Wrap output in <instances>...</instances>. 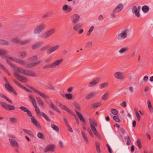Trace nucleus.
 I'll return each mask as SVG.
<instances>
[{"mask_svg": "<svg viewBox=\"0 0 153 153\" xmlns=\"http://www.w3.org/2000/svg\"><path fill=\"white\" fill-rule=\"evenodd\" d=\"M15 71L14 73V76L18 80L24 83H26L28 81L27 78L26 77L20 75L18 73V72L26 76L32 77H36L37 76L36 74L34 71L30 70L24 69L22 68L17 67L15 69Z\"/></svg>", "mask_w": 153, "mask_h": 153, "instance_id": "1", "label": "nucleus"}, {"mask_svg": "<svg viewBox=\"0 0 153 153\" xmlns=\"http://www.w3.org/2000/svg\"><path fill=\"white\" fill-rule=\"evenodd\" d=\"M129 31L128 28H126L124 29L121 33L119 34L117 37L118 40H123L126 38L128 36V33Z\"/></svg>", "mask_w": 153, "mask_h": 153, "instance_id": "2", "label": "nucleus"}, {"mask_svg": "<svg viewBox=\"0 0 153 153\" xmlns=\"http://www.w3.org/2000/svg\"><path fill=\"white\" fill-rule=\"evenodd\" d=\"M29 98L30 100L31 101L33 106L35 108V110L36 113L38 115L40 114V113L41 112H40L39 108L37 106L36 103L34 98L33 97V96L32 94H30L29 96Z\"/></svg>", "mask_w": 153, "mask_h": 153, "instance_id": "3", "label": "nucleus"}, {"mask_svg": "<svg viewBox=\"0 0 153 153\" xmlns=\"http://www.w3.org/2000/svg\"><path fill=\"white\" fill-rule=\"evenodd\" d=\"M63 61L62 59H60L56 61L53 62L52 64L50 65H47L43 67V68H46L47 69L49 68H55L56 66L59 65Z\"/></svg>", "mask_w": 153, "mask_h": 153, "instance_id": "4", "label": "nucleus"}, {"mask_svg": "<svg viewBox=\"0 0 153 153\" xmlns=\"http://www.w3.org/2000/svg\"><path fill=\"white\" fill-rule=\"evenodd\" d=\"M55 146L53 144H50L46 146L44 149L43 152L45 153H47L48 152L52 153L55 151Z\"/></svg>", "mask_w": 153, "mask_h": 153, "instance_id": "5", "label": "nucleus"}, {"mask_svg": "<svg viewBox=\"0 0 153 153\" xmlns=\"http://www.w3.org/2000/svg\"><path fill=\"white\" fill-rule=\"evenodd\" d=\"M0 104L2 107L7 110H13L15 109V107L14 106L7 104L4 102L0 101Z\"/></svg>", "mask_w": 153, "mask_h": 153, "instance_id": "6", "label": "nucleus"}, {"mask_svg": "<svg viewBox=\"0 0 153 153\" xmlns=\"http://www.w3.org/2000/svg\"><path fill=\"white\" fill-rule=\"evenodd\" d=\"M29 87L36 94L39 95L44 99H48L49 97L45 95L44 93L40 91L38 89H36L31 86H29Z\"/></svg>", "mask_w": 153, "mask_h": 153, "instance_id": "7", "label": "nucleus"}, {"mask_svg": "<svg viewBox=\"0 0 153 153\" xmlns=\"http://www.w3.org/2000/svg\"><path fill=\"white\" fill-rule=\"evenodd\" d=\"M45 25L43 24H41L37 26L34 30V33L35 34L39 33L44 29Z\"/></svg>", "mask_w": 153, "mask_h": 153, "instance_id": "8", "label": "nucleus"}, {"mask_svg": "<svg viewBox=\"0 0 153 153\" xmlns=\"http://www.w3.org/2000/svg\"><path fill=\"white\" fill-rule=\"evenodd\" d=\"M114 76L118 79L123 80L125 79V76L123 73L121 72H117L114 74Z\"/></svg>", "mask_w": 153, "mask_h": 153, "instance_id": "9", "label": "nucleus"}, {"mask_svg": "<svg viewBox=\"0 0 153 153\" xmlns=\"http://www.w3.org/2000/svg\"><path fill=\"white\" fill-rule=\"evenodd\" d=\"M76 114L79 118L80 120L83 123V128L84 130H86V128L84 126V124H85L86 123V121L83 117V115L77 110H75Z\"/></svg>", "mask_w": 153, "mask_h": 153, "instance_id": "10", "label": "nucleus"}, {"mask_svg": "<svg viewBox=\"0 0 153 153\" xmlns=\"http://www.w3.org/2000/svg\"><path fill=\"white\" fill-rule=\"evenodd\" d=\"M101 78L97 77L92 80L88 84L89 87H92L98 83L101 80Z\"/></svg>", "mask_w": 153, "mask_h": 153, "instance_id": "11", "label": "nucleus"}, {"mask_svg": "<svg viewBox=\"0 0 153 153\" xmlns=\"http://www.w3.org/2000/svg\"><path fill=\"white\" fill-rule=\"evenodd\" d=\"M59 45H56L52 47L47 50V54L48 55L51 54L56 50H58L59 48Z\"/></svg>", "mask_w": 153, "mask_h": 153, "instance_id": "12", "label": "nucleus"}, {"mask_svg": "<svg viewBox=\"0 0 153 153\" xmlns=\"http://www.w3.org/2000/svg\"><path fill=\"white\" fill-rule=\"evenodd\" d=\"M9 140L11 146L16 148L19 147V144L15 140L13 139L10 138Z\"/></svg>", "mask_w": 153, "mask_h": 153, "instance_id": "13", "label": "nucleus"}, {"mask_svg": "<svg viewBox=\"0 0 153 153\" xmlns=\"http://www.w3.org/2000/svg\"><path fill=\"white\" fill-rule=\"evenodd\" d=\"M80 18L79 16L76 14L73 15L71 18L72 22L74 23H76L78 22Z\"/></svg>", "mask_w": 153, "mask_h": 153, "instance_id": "14", "label": "nucleus"}, {"mask_svg": "<svg viewBox=\"0 0 153 153\" xmlns=\"http://www.w3.org/2000/svg\"><path fill=\"white\" fill-rule=\"evenodd\" d=\"M32 123L38 128H41V126L39 123L37 122L36 120L34 117H32L30 119Z\"/></svg>", "mask_w": 153, "mask_h": 153, "instance_id": "15", "label": "nucleus"}, {"mask_svg": "<svg viewBox=\"0 0 153 153\" xmlns=\"http://www.w3.org/2000/svg\"><path fill=\"white\" fill-rule=\"evenodd\" d=\"M41 62V61H38L35 62L30 63L27 64H26L25 67L26 68H29L33 67L34 66L38 64H39Z\"/></svg>", "mask_w": 153, "mask_h": 153, "instance_id": "16", "label": "nucleus"}, {"mask_svg": "<svg viewBox=\"0 0 153 153\" xmlns=\"http://www.w3.org/2000/svg\"><path fill=\"white\" fill-rule=\"evenodd\" d=\"M123 4H120L118 5L113 10V13H117L121 11L123 9Z\"/></svg>", "mask_w": 153, "mask_h": 153, "instance_id": "17", "label": "nucleus"}, {"mask_svg": "<svg viewBox=\"0 0 153 153\" xmlns=\"http://www.w3.org/2000/svg\"><path fill=\"white\" fill-rule=\"evenodd\" d=\"M132 12L133 13H134L135 15L137 17H139L140 16V13L139 11L138 10L137 7L134 6L133 7L132 9Z\"/></svg>", "mask_w": 153, "mask_h": 153, "instance_id": "18", "label": "nucleus"}, {"mask_svg": "<svg viewBox=\"0 0 153 153\" xmlns=\"http://www.w3.org/2000/svg\"><path fill=\"white\" fill-rule=\"evenodd\" d=\"M43 42H39L33 45L32 48L33 49H35L39 48L43 45Z\"/></svg>", "mask_w": 153, "mask_h": 153, "instance_id": "19", "label": "nucleus"}, {"mask_svg": "<svg viewBox=\"0 0 153 153\" xmlns=\"http://www.w3.org/2000/svg\"><path fill=\"white\" fill-rule=\"evenodd\" d=\"M96 94V92L94 91H91L88 94L86 97L87 100H89L92 98Z\"/></svg>", "mask_w": 153, "mask_h": 153, "instance_id": "20", "label": "nucleus"}, {"mask_svg": "<svg viewBox=\"0 0 153 153\" xmlns=\"http://www.w3.org/2000/svg\"><path fill=\"white\" fill-rule=\"evenodd\" d=\"M91 129L94 134L97 137H99L100 135H99L98 132H97L95 127L94 125H92L90 126Z\"/></svg>", "mask_w": 153, "mask_h": 153, "instance_id": "21", "label": "nucleus"}, {"mask_svg": "<svg viewBox=\"0 0 153 153\" xmlns=\"http://www.w3.org/2000/svg\"><path fill=\"white\" fill-rule=\"evenodd\" d=\"M27 55V53L25 52H21L18 53V56L20 58H23L25 57Z\"/></svg>", "mask_w": 153, "mask_h": 153, "instance_id": "22", "label": "nucleus"}, {"mask_svg": "<svg viewBox=\"0 0 153 153\" xmlns=\"http://www.w3.org/2000/svg\"><path fill=\"white\" fill-rule=\"evenodd\" d=\"M63 109L67 111L68 112L70 113L73 116H75L76 114L75 113L66 106H65Z\"/></svg>", "mask_w": 153, "mask_h": 153, "instance_id": "23", "label": "nucleus"}, {"mask_svg": "<svg viewBox=\"0 0 153 153\" xmlns=\"http://www.w3.org/2000/svg\"><path fill=\"white\" fill-rule=\"evenodd\" d=\"M51 127L52 129L56 132H58L59 131V129L58 126L55 125L51 123Z\"/></svg>", "mask_w": 153, "mask_h": 153, "instance_id": "24", "label": "nucleus"}, {"mask_svg": "<svg viewBox=\"0 0 153 153\" xmlns=\"http://www.w3.org/2000/svg\"><path fill=\"white\" fill-rule=\"evenodd\" d=\"M4 85L6 89L9 91H11L13 90V88L9 83L5 84Z\"/></svg>", "mask_w": 153, "mask_h": 153, "instance_id": "25", "label": "nucleus"}, {"mask_svg": "<svg viewBox=\"0 0 153 153\" xmlns=\"http://www.w3.org/2000/svg\"><path fill=\"white\" fill-rule=\"evenodd\" d=\"M55 32V30L54 29H52L47 31L45 32L47 33L48 36L49 37L52 35Z\"/></svg>", "mask_w": 153, "mask_h": 153, "instance_id": "26", "label": "nucleus"}, {"mask_svg": "<svg viewBox=\"0 0 153 153\" xmlns=\"http://www.w3.org/2000/svg\"><path fill=\"white\" fill-rule=\"evenodd\" d=\"M0 97L6 99L8 102L10 104H13V102L12 101L10 100L8 97H6L3 94H0Z\"/></svg>", "mask_w": 153, "mask_h": 153, "instance_id": "27", "label": "nucleus"}, {"mask_svg": "<svg viewBox=\"0 0 153 153\" xmlns=\"http://www.w3.org/2000/svg\"><path fill=\"white\" fill-rule=\"evenodd\" d=\"M82 27V25L79 24H76L73 27V30L75 31H76Z\"/></svg>", "mask_w": 153, "mask_h": 153, "instance_id": "28", "label": "nucleus"}, {"mask_svg": "<svg viewBox=\"0 0 153 153\" xmlns=\"http://www.w3.org/2000/svg\"><path fill=\"white\" fill-rule=\"evenodd\" d=\"M16 62L23 66H25L26 65V62L24 61L19 59H18L16 60Z\"/></svg>", "mask_w": 153, "mask_h": 153, "instance_id": "29", "label": "nucleus"}, {"mask_svg": "<svg viewBox=\"0 0 153 153\" xmlns=\"http://www.w3.org/2000/svg\"><path fill=\"white\" fill-rule=\"evenodd\" d=\"M36 99L39 105L42 106H44V103L43 101L39 97H36Z\"/></svg>", "mask_w": 153, "mask_h": 153, "instance_id": "30", "label": "nucleus"}, {"mask_svg": "<svg viewBox=\"0 0 153 153\" xmlns=\"http://www.w3.org/2000/svg\"><path fill=\"white\" fill-rule=\"evenodd\" d=\"M10 122L13 124H15L18 122V120L17 118L15 117H11L9 118Z\"/></svg>", "mask_w": 153, "mask_h": 153, "instance_id": "31", "label": "nucleus"}, {"mask_svg": "<svg viewBox=\"0 0 153 153\" xmlns=\"http://www.w3.org/2000/svg\"><path fill=\"white\" fill-rule=\"evenodd\" d=\"M31 41L30 39H28L25 41H20V43L22 45H26L29 43Z\"/></svg>", "mask_w": 153, "mask_h": 153, "instance_id": "32", "label": "nucleus"}, {"mask_svg": "<svg viewBox=\"0 0 153 153\" xmlns=\"http://www.w3.org/2000/svg\"><path fill=\"white\" fill-rule=\"evenodd\" d=\"M128 50V48L127 47L123 48H121L119 51V53H124L126 52Z\"/></svg>", "mask_w": 153, "mask_h": 153, "instance_id": "33", "label": "nucleus"}, {"mask_svg": "<svg viewBox=\"0 0 153 153\" xmlns=\"http://www.w3.org/2000/svg\"><path fill=\"white\" fill-rule=\"evenodd\" d=\"M101 105V102H97L91 106L92 108H95L98 107H100Z\"/></svg>", "mask_w": 153, "mask_h": 153, "instance_id": "34", "label": "nucleus"}, {"mask_svg": "<svg viewBox=\"0 0 153 153\" xmlns=\"http://www.w3.org/2000/svg\"><path fill=\"white\" fill-rule=\"evenodd\" d=\"M40 115L42 116L47 121H50V119L43 112H42L40 113Z\"/></svg>", "mask_w": 153, "mask_h": 153, "instance_id": "35", "label": "nucleus"}, {"mask_svg": "<svg viewBox=\"0 0 153 153\" xmlns=\"http://www.w3.org/2000/svg\"><path fill=\"white\" fill-rule=\"evenodd\" d=\"M8 53L7 50L0 49V56L7 54Z\"/></svg>", "mask_w": 153, "mask_h": 153, "instance_id": "36", "label": "nucleus"}, {"mask_svg": "<svg viewBox=\"0 0 153 153\" xmlns=\"http://www.w3.org/2000/svg\"><path fill=\"white\" fill-rule=\"evenodd\" d=\"M20 41L19 39L18 38H13L11 40V42L15 43H20Z\"/></svg>", "mask_w": 153, "mask_h": 153, "instance_id": "37", "label": "nucleus"}, {"mask_svg": "<svg viewBox=\"0 0 153 153\" xmlns=\"http://www.w3.org/2000/svg\"><path fill=\"white\" fill-rule=\"evenodd\" d=\"M149 10V7L146 5H144L142 7V10L144 13L147 12Z\"/></svg>", "mask_w": 153, "mask_h": 153, "instance_id": "38", "label": "nucleus"}, {"mask_svg": "<svg viewBox=\"0 0 153 153\" xmlns=\"http://www.w3.org/2000/svg\"><path fill=\"white\" fill-rule=\"evenodd\" d=\"M109 95V93L108 92L105 93L104 94L102 97V99L104 101L106 100L108 97Z\"/></svg>", "mask_w": 153, "mask_h": 153, "instance_id": "39", "label": "nucleus"}, {"mask_svg": "<svg viewBox=\"0 0 153 153\" xmlns=\"http://www.w3.org/2000/svg\"><path fill=\"white\" fill-rule=\"evenodd\" d=\"M49 105L55 111L58 112L59 113H60V112L59 111L57 108L55 107L52 103H51L49 104Z\"/></svg>", "mask_w": 153, "mask_h": 153, "instance_id": "40", "label": "nucleus"}, {"mask_svg": "<svg viewBox=\"0 0 153 153\" xmlns=\"http://www.w3.org/2000/svg\"><path fill=\"white\" fill-rule=\"evenodd\" d=\"M89 121L90 126L92 125L95 126H97V123L95 122L91 118L89 119Z\"/></svg>", "mask_w": 153, "mask_h": 153, "instance_id": "41", "label": "nucleus"}, {"mask_svg": "<svg viewBox=\"0 0 153 153\" xmlns=\"http://www.w3.org/2000/svg\"><path fill=\"white\" fill-rule=\"evenodd\" d=\"M0 44L3 45H9V42L6 40L0 39Z\"/></svg>", "mask_w": 153, "mask_h": 153, "instance_id": "42", "label": "nucleus"}, {"mask_svg": "<svg viewBox=\"0 0 153 153\" xmlns=\"http://www.w3.org/2000/svg\"><path fill=\"white\" fill-rule=\"evenodd\" d=\"M82 136L84 138V140L88 143V139L87 136L85 133L83 132H82Z\"/></svg>", "mask_w": 153, "mask_h": 153, "instance_id": "43", "label": "nucleus"}, {"mask_svg": "<svg viewBox=\"0 0 153 153\" xmlns=\"http://www.w3.org/2000/svg\"><path fill=\"white\" fill-rule=\"evenodd\" d=\"M56 103L58 106L63 109L65 106V105H62L61 103L58 101H56Z\"/></svg>", "mask_w": 153, "mask_h": 153, "instance_id": "44", "label": "nucleus"}, {"mask_svg": "<svg viewBox=\"0 0 153 153\" xmlns=\"http://www.w3.org/2000/svg\"><path fill=\"white\" fill-rule=\"evenodd\" d=\"M74 105L77 110L79 111L80 110L81 107L79 105L77 102H74Z\"/></svg>", "mask_w": 153, "mask_h": 153, "instance_id": "45", "label": "nucleus"}, {"mask_svg": "<svg viewBox=\"0 0 153 153\" xmlns=\"http://www.w3.org/2000/svg\"><path fill=\"white\" fill-rule=\"evenodd\" d=\"M92 42L91 41H88L86 44L85 47L89 48H90L92 45Z\"/></svg>", "mask_w": 153, "mask_h": 153, "instance_id": "46", "label": "nucleus"}, {"mask_svg": "<svg viewBox=\"0 0 153 153\" xmlns=\"http://www.w3.org/2000/svg\"><path fill=\"white\" fill-rule=\"evenodd\" d=\"M111 111L112 114L115 115H116L118 114V111L117 109H111Z\"/></svg>", "mask_w": 153, "mask_h": 153, "instance_id": "47", "label": "nucleus"}, {"mask_svg": "<svg viewBox=\"0 0 153 153\" xmlns=\"http://www.w3.org/2000/svg\"><path fill=\"white\" fill-rule=\"evenodd\" d=\"M108 84L107 83H102L100 85V87L101 89L103 88L106 87Z\"/></svg>", "mask_w": 153, "mask_h": 153, "instance_id": "48", "label": "nucleus"}, {"mask_svg": "<svg viewBox=\"0 0 153 153\" xmlns=\"http://www.w3.org/2000/svg\"><path fill=\"white\" fill-rule=\"evenodd\" d=\"M65 96L66 98L68 100H71L72 97V94H66Z\"/></svg>", "mask_w": 153, "mask_h": 153, "instance_id": "49", "label": "nucleus"}, {"mask_svg": "<svg viewBox=\"0 0 153 153\" xmlns=\"http://www.w3.org/2000/svg\"><path fill=\"white\" fill-rule=\"evenodd\" d=\"M113 119L116 121L117 122H120V120L117 116H114L113 117Z\"/></svg>", "mask_w": 153, "mask_h": 153, "instance_id": "50", "label": "nucleus"}, {"mask_svg": "<svg viewBox=\"0 0 153 153\" xmlns=\"http://www.w3.org/2000/svg\"><path fill=\"white\" fill-rule=\"evenodd\" d=\"M37 58L38 56H34L31 58H29L28 59L32 60V61H34L37 59Z\"/></svg>", "mask_w": 153, "mask_h": 153, "instance_id": "51", "label": "nucleus"}, {"mask_svg": "<svg viewBox=\"0 0 153 153\" xmlns=\"http://www.w3.org/2000/svg\"><path fill=\"white\" fill-rule=\"evenodd\" d=\"M48 37L46 32L43 33L41 36V37L43 39H46Z\"/></svg>", "mask_w": 153, "mask_h": 153, "instance_id": "52", "label": "nucleus"}, {"mask_svg": "<svg viewBox=\"0 0 153 153\" xmlns=\"http://www.w3.org/2000/svg\"><path fill=\"white\" fill-rule=\"evenodd\" d=\"M127 141L126 143L127 145L128 146L130 145L131 143V140L129 136L127 137Z\"/></svg>", "mask_w": 153, "mask_h": 153, "instance_id": "53", "label": "nucleus"}, {"mask_svg": "<svg viewBox=\"0 0 153 153\" xmlns=\"http://www.w3.org/2000/svg\"><path fill=\"white\" fill-rule=\"evenodd\" d=\"M137 144L139 148L140 149H141L142 148V146L141 143V142L140 139H138L137 140Z\"/></svg>", "mask_w": 153, "mask_h": 153, "instance_id": "54", "label": "nucleus"}, {"mask_svg": "<svg viewBox=\"0 0 153 153\" xmlns=\"http://www.w3.org/2000/svg\"><path fill=\"white\" fill-rule=\"evenodd\" d=\"M19 108L22 111L25 112H26L27 111V110H28L26 108L22 106L20 107Z\"/></svg>", "mask_w": 153, "mask_h": 153, "instance_id": "55", "label": "nucleus"}, {"mask_svg": "<svg viewBox=\"0 0 153 153\" xmlns=\"http://www.w3.org/2000/svg\"><path fill=\"white\" fill-rule=\"evenodd\" d=\"M135 114L137 116V120L139 121L140 119V114L138 113L137 111H135Z\"/></svg>", "mask_w": 153, "mask_h": 153, "instance_id": "56", "label": "nucleus"}, {"mask_svg": "<svg viewBox=\"0 0 153 153\" xmlns=\"http://www.w3.org/2000/svg\"><path fill=\"white\" fill-rule=\"evenodd\" d=\"M22 89H24L25 90L27 91L28 92H30V93H32V91L31 90H29L28 88H26V87H25V86H22Z\"/></svg>", "mask_w": 153, "mask_h": 153, "instance_id": "57", "label": "nucleus"}, {"mask_svg": "<svg viewBox=\"0 0 153 153\" xmlns=\"http://www.w3.org/2000/svg\"><path fill=\"white\" fill-rule=\"evenodd\" d=\"M13 82L16 85H17L18 86L22 88L23 85H22L20 83L18 82L16 80H13Z\"/></svg>", "mask_w": 153, "mask_h": 153, "instance_id": "58", "label": "nucleus"}, {"mask_svg": "<svg viewBox=\"0 0 153 153\" xmlns=\"http://www.w3.org/2000/svg\"><path fill=\"white\" fill-rule=\"evenodd\" d=\"M68 8V6L67 5H65L63 6L62 9L64 11H66Z\"/></svg>", "mask_w": 153, "mask_h": 153, "instance_id": "59", "label": "nucleus"}, {"mask_svg": "<svg viewBox=\"0 0 153 153\" xmlns=\"http://www.w3.org/2000/svg\"><path fill=\"white\" fill-rule=\"evenodd\" d=\"M46 87L47 89H49L51 90H54L55 89V87L52 85H51L49 86H46Z\"/></svg>", "mask_w": 153, "mask_h": 153, "instance_id": "60", "label": "nucleus"}, {"mask_svg": "<svg viewBox=\"0 0 153 153\" xmlns=\"http://www.w3.org/2000/svg\"><path fill=\"white\" fill-rule=\"evenodd\" d=\"M128 90L131 93L134 92V88L131 86L129 87L128 88Z\"/></svg>", "mask_w": 153, "mask_h": 153, "instance_id": "61", "label": "nucleus"}, {"mask_svg": "<svg viewBox=\"0 0 153 153\" xmlns=\"http://www.w3.org/2000/svg\"><path fill=\"white\" fill-rule=\"evenodd\" d=\"M43 135L42 133L39 132L37 134V137L39 138H43Z\"/></svg>", "mask_w": 153, "mask_h": 153, "instance_id": "62", "label": "nucleus"}, {"mask_svg": "<svg viewBox=\"0 0 153 153\" xmlns=\"http://www.w3.org/2000/svg\"><path fill=\"white\" fill-rule=\"evenodd\" d=\"M106 146L107 147L108 150L110 153H112L111 150L110 146L108 144H107Z\"/></svg>", "mask_w": 153, "mask_h": 153, "instance_id": "63", "label": "nucleus"}, {"mask_svg": "<svg viewBox=\"0 0 153 153\" xmlns=\"http://www.w3.org/2000/svg\"><path fill=\"white\" fill-rule=\"evenodd\" d=\"M120 105L123 107H125L126 106V102H123Z\"/></svg>", "mask_w": 153, "mask_h": 153, "instance_id": "64", "label": "nucleus"}]
</instances>
